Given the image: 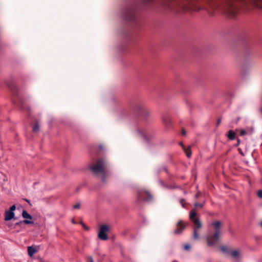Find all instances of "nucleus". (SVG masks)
Instances as JSON below:
<instances>
[{
	"mask_svg": "<svg viewBox=\"0 0 262 262\" xmlns=\"http://www.w3.org/2000/svg\"><path fill=\"white\" fill-rule=\"evenodd\" d=\"M226 136L230 140H233L235 139V132H228Z\"/></svg>",
	"mask_w": 262,
	"mask_h": 262,
	"instance_id": "nucleus-10",
	"label": "nucleus"
},
{
	"mask_svg": "<svg viewBox=\"0 0 262 262\" xmlns=\"http://www.w3.org/2000/svg\"><path fill=\"white\" fill-rule=\"evenodd\" d=\"M38 248H36V247H34V250H33L34 253H35L36 252H37L38 251Z\"/></svg>",
	"mask_w": 262,
	"mask_h": 262,
	"instance_id": "nucleus-25",
	"label": "nucleus"
},
{
	"mask_svg": "<svg viewBox=\"0 0 262 262\" xmlns=\"http://www.w3.org/2000/svg\"><path fill=\"white\" fill-rule=\"evenodd\" d=\"M210 226L212 227L214 233L211 235H209L206 237L207 245L209 246L215 245L219 241L221 235L222 222L220 221H215L212 222Z\"/></svg>",
	"mask_w": 262,
	"mask_h": 262,
	"instance_id": "nucleus-3",
	"label": "nucleus"
},
{
	"mask_svg": "<svg viewBox=\"0 0 262 262\" xmlns=\"http://www.w3.org/2000/svg\"><path fill=\"white\" fill-rule=\"evenodd\" d=\"M14 217V213L12 211L7 210L5 212V220L9 221Z\"/></svg>",
	"mask_w": 262,
	"mask_h": 262,
	"instance_id": "nucleus-8",
	"label": "nucleus"
},
{
	"mask_svg": "<svg viewBox=\"0 0 262 262\" xmlns=\"http://www.w3.org/2000/svg\"><path fill=\"white\" fill-rule=\"evenodd\" d=\"M72 223H73V224H75V223L74 220H72Z\"/></svg>",
	"mask_w": 262,
	"mask_h": 262,
	"instance_id": "nucleus-30",
	"label": "nucleus"
},
{
	"mask_svg": "<svg viewBox=\"0 0 262 262\" xmlns=\"http://www.w3.org/2000/svg\"><path fill=\"white\" fill-rule=\"evenodd\" d=\"M241 135H245V133H246V132H241Z\"/></svg>",
	"mask_w": 262,
	"mask_h": 262,
	"instance_id": "nucleus-26",
	"label": "nucleus"
},
{
	"mask_svg": "<svg viewBox=\"0 0 262 262\" xmlns=\"http://www.w3.org/2000/svg\"><path fill=\"white\" fill-rule=\"evenodd\" d=\"M180 145L182 147L183 150H184L187 157L188 158H190L191 155V151L190 149V146H188L187 148H185L184 144L182 143H180Z\"/></svg>",
	"mask_w": 262,
	"mask_h": 262,
	"instance_id": "nucleus-9",
	"label": "nucleus"
},
{
	"mask_svg": "<svg viewBox=\"0 0 262 262\" xmlns=\"http://www.w3.org/2000/svg\"><path fill=\"white\" fill-rule=\"evenodd\" d=\"M184 249L186 250H188L190 249V246L189 245H185Z\"/></svg>",
	"mask_w": 262,
	"mask_h": 262,
	"instance_id": "nucleus-21",
	"label": "nucleus"
},
{
	"mask_svg": "<svg viewBox=\"0 0 262 262\" xmlns=\"http://www.w3.org/2000/svg\"><path fill=\"white\" fill-rule=\"evenodd\" d=\"M151 196L147 192H139L138 193V199L141 201H148L150 200Z\"/></svg>",
	"mask_w": 262,
	"mask_h": 262,
	"instance_id": "nucleus-7",
	"label": "nucleus"
},
{
	"mask_svg": "<svg viewBox=\"0 0 262 262\" xmlns=\"http://www.w3.org/2000/svg\"><path fill=\"white\" fill-rule=\"evenodd\" d=\"M221 118H218L217 120V125H219L220 123H221Z\"/></svg>",
	"mask_w": 262,
	"mask_h": 262,
	"instance_id": "nucleus-24",
	"label": "nucleus"
},
{
	"mask_svg": "<svg viewBox=\"0 0 262 262\" xmlns=\"http://www.w3.org/2000/svg\"><path fill=\"white\" fill-rule=\"evenodd\" d=\"M182 135L183 136H186V132H182Z\"/></svg>",
	"mask_w": 262,
	"mask_h": 262,
	"instance_id": "nucleus-27",
	"label": "nucleus"
},
{
	"mask_svg": "<svg viewBox=\"0 0 262 262\" xmlns=\"http://www.w3.org/2000/svg\"><path fill=\"white\" fill-rule=\"evenodd\" d=\"M15 206L13 205L10 207L9 211H12V212H13L15 210Z\"/></svg>",
	"mask_w": 262,
	"mask_h": 262,
	"instance_id": "nucleus-19",
	"label": "nucleus"
},
{
	"mask_svg": "<svg viewBox=\"0 0 262 262\" xmlns=\"http://www.w3.org/2000/svg\"><path fill=\"white\" fill-rule=\"evenodd\" d=\"M184 202H185V200L184 199H181L180 200V203L182 205V206L184 207H185V205H184Z\"/></svg>",
	"mask_w": 262,
	"mask_h": 262,
	"instance_id": "nucleus-20",
	"label": "nucleus"
},
{
	"mask_svg": "<svg viewBox=\"0 0 262 262\" xmlns=\"http://www.w3.org/2000/svg\"><path fill=\"white\" fill-rule=\"evenodd\" d=\"M86 261L87 262H94L93 257L92 256H88L86 257Z\"/></svg>",
	"mask_w": 262,
	"mask_h": 262,
	"instance_id": "nucleus-16",
	"label": "nucleus"
},
{
	"mask_svg": "<svg viewBox=\"0 0 262 262\" xmlns=\"http://www.w3.org/2000/svg\"><path fill=\"white\" fill-rule=\"evenodd\" d=\"M260 226H261V227H262V221H261V223H260Z\"/></svg>",
	"mask_w": 262,
	"mask_h": 262,
	"instance_id": "nucleus-33",
	"label": "nucleus"
},
{
	"mask_svg": "<svg viewBox=\"0 0 262 262\" xmlns=\"http://www.w3.org/2000/svg\"><path fill=\"white\" fill-rule=\"evenodd\" d=\"M90 169L95 174H102V181L105 182V178L109 175V172L107 169L106 162L100 159L97 160L95 164H92L90 166Z\"/></svg>",
	"mask_w": 262,
	"mask_h": 262,
	"instance_id": "nucleus-2",
	"label": "nucleus"
},
{
	"mask_svg": "<svg viewBox=\"0 0 262 262\" xmlns=\"http://www.w3.org/2000/svg\"><path fill=\"white\" fill-rule=\"evenodd\" d=\"M22 215L24 218L31 219V215L26 211H24Z\"/></svg>",
	"mask_w": 262,
	"mask_h": 262,
	"instance_id": "nucleus-12",
	"label": "nucleus"
},
{
	"mask_svg": "<svg viewBox=\"0 0 262 262\" xmlns=\"http://www.w3.org/2000/svg\"><path fill=\"white\" fill-rule=\"evenodd\" d=\"M239 142H240L239 140V139H238V140H237V144H236V146H237V145H239Z\"/></svg>",
	"mask_w": 262,
	"mask_h": 262,
	"instance_id": "nucleus-28",
	"label": "nucleus"
},
{
	"mask_svg": "<svg viewBox=\"0 0 262 262\" xmlns=\"http://www.w3.org/2000/svg\"><path fill=\"white\" fill-rule=\"evenodd\" d=\"M257 195L259 198H262V190H259L257 192Z\"/></svg>",
	"mask_w": 262,
	"mask_h": 262,
	"instance_id": "nucleus-18",
	"label": "nucleus"
},
{
	"mask_svg": "<svg viewBox=\"0 0 262 262\" xmlns=\"http://www.w3.org/2000/svg\"><path fill=\"white\" fill-rule=\"evenodd\" d=\"M80 207V204L79 203H77L73 206L74 209H79Z\"/></svg>",
	"mask_w": 262,
	"mask_h": 262,
	"instance_id": "nucleus-17",
	"label": "nucleus"
},
{
	"mask_svg": "<svg viewBox=\"0 0 262 262\" xmlns=\"http://www.w3.org/2000/svg\"><path fill=\"white\" fill-rule=\"evenodd\" d=\"M189 219L193 224V238L197 239L199 238V231L202 227V224L199 218L197 216L196 211L194 209L190 211Z\"/></svg>",
	"mask_w": 262,
	"mask_h": 262,
	"instance_id": "nucleus-4",
	"label": "nucleus"
},
{
	"mask_svg": "<svg viewBox=\"0 0 262 262\" xmlns=\"http://www.w3.org/2000/svg\"><path fill=\"white\" fill-rule=\"evenodd\" d=\"M38 260H39V261H41V258H38Z\"/></svg>",
	"mask_w": 262,
	"mask_h": 262,
	"instance_id": "nucleus-31",
	"label": "nucleus"
},
{
	"mask_svg": "<svg viewBox=\"0 0 262 262\" xmlns=\"http://www.w3.org/2000/svg\"><path fill=\"white\" fill-rule=\"evenodd\" d=\"M24 223L25 224H30V223H31V221H28V220H25V221H24Z\"/></svg>",
	"mask_w": 262,
	"mask_h": 262,
	"instance_id": "nucleus-22",
	"label": "nucleus"
},
{
	"mask_svg": "<svg viewBox=\"0 0 262 262\" xmlns=\"http://www.w3.org/2000/svg\"><path fill=\"white\" fill-rule=\"evenodd\" d=\"M204 204H200V203H196L194 204V206L195 207H200V208H202L203 207Z\"/></svg>",
	"mask_w": 262,
	"mask_h": 262,
	"instance_id": "nucleus-15",
	"label": "nucleus"
},
{
	"mask_svg": "<svg viewBox=\"0 0 262 262\" xmlns=\"http://www.w3.org/2000/svg\"><path fill=\"white\" fill-rule=\"evenodd\" d=\"M110 230L109 227L107 225H104L100 227L99 231L98 234V237L103 241L107 240L108 236L106 234Z\"/></svg>",
	"mask_w": 262,
	"mask_h": 262,
	"instance_id": "nucleus-5",
	"label": "nucleus"
},
{
	"mask_svg": "<svg viewBox=\"0 0 262 262\" xmlns=\"http://www.w3.org/2000/svg\"><path fill=\"white\" fill-rule=\"evenodd\" d=\"M10 89L13 95V104L23 110L29 117H31V108L28 106V98L27 95L20 92L18 87L15 85L10 86Z\"/></svg>",
	"mask_w": 262,
	"mask_h": 262,
	"instance_id": "nucleus-1",
	"label": "nucleus"
},
{
	"mask_svg": "<svg viewBox=\"0 0 262 262\" xmlns=\"http://www.w3.org/2000/svg\"><path fill=\"white\" fill-rule=\"evenodd\" d=\"M163 122L165 123H166V120L165 119H163Z\"/></svg>",
	"mask_w": 262,
	"mask_h": 262,
	"instance_id": "nucleus-29",
	"label": "nucleus"
},
{
	"mask_svg": "<svg viewBox=\"0 0 262 262\" xmlns=\"http://www.w3.org/2000/svg\"><path fill=\"white\" fill-rule=\"evenodd\" d=\"M186 224H185L182 221H180L177 224V228L174 230L175 234H180L185 229Z\"/></svg>",
	"mask_w": 262,
	"mask_h": 262,
	"instance_id": "nucleus-6",
	"label": "nucleus"
},
{
	"mask_svg": "<svg viewBox=\"0 0 262 262\" xmlns=\"http://www.w3.org/2000/svg\"><path fill=\"white\" fill-rule=\"evenodd\" d=\"M28 254L30 255V256H31V257L33 256V247L32 246L28 247Z\"/></svg>",
	"mask_w": 262,
	"mask_h": 262,
	"instance_id": "nucleus-13",
	"label": "nucleus"
},
{
	"mask_svg": "<svg viewBox=\"0 0 262 262\" xmlns=\"http://www.w3.org/2000/svg\"><path fill=\"white\" fill-rule=\"evenodd\" d=\"M144 115H145V116L148 117V116H149L150 113L148 112H145V113H144Z\"/></svg>",
	"mask_w": 262,
	"mask_h": 262,
	"instance_id": "nucleus-23",
	"label": "nucleus"
},
{
	"mask_svg": "<svg viewBox=\"0 0 262 262\" xmlns=\"http://www.w3.org/2000/svg\"><path fill=\"white\" fill-rule=\"evenodd\" d=\"M221 250H222V251L225 253V252H227L228 248L226 246H222L221 247Z\"/></svg>",
	"mask_w": 262,
	"mask_h": 262,
	"instance_id": "nucleus-14",
	"label": "nucleus"
},
{
	"mask_svg": "<svg viewBox=\"0 0 262 262\" xmlns=\"http://www.w3.org/2000/svg\"><path fill=\"white\" fill-rule=\"evenodd\" d=\"M99 148H100V149H102V146H101V145H100V146H99Z\"/></svg>",
	"mask_w": 262,
	"mask_h": 262,
	"instance_id": "nucleus-32",
	"label": "nucleus"
},
{
	"mask_svg": "<svg viewBox=\"0 0 262 262\" xmlns=\"http://www.w3.org/2000/svg\"><path fill=\"white\" fill-rule=\"evenodd\" d=\"M172 262H178V261H172Z\"/></svg>",
	"mask_w": 262,
	"mask_h": 262,
	"instance_id": "nucleus-34",
	"label": "nucleus"
},
{
	"mask_svg": "<svg viewBox=\"0 0 262 262\" xmlns=\"http://www.w3.org/2000/svg\"><path fill=\"white\" fill-rule=\"evenodd\" d=\"M231 255L234 258H237L239 256V252L237 250H234L231 252Z\"/></svg>",
	"mask_w": 262,
	"mask_h": 262,
	"instance_id": "nucleus-11",
	"label": "nucleus"
}]
</instances>
